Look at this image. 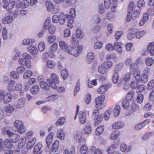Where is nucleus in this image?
<instances>
[{
  "instance_id": "obj_1",
  "label": "nucleus",
  "mask_w": 154,
  "mask_h": 154,
  "mask_svg": "<svg viewBox=\"0 0 154 154\" xmlns=\"http://www.w3.org/2000/svg\"><path fill=\"white\" fill-rule=\"evenodd\" d=\"M59 45L60 47L64 51L75 57H77L79 55L83 50V47L82 46H79L76 49L70 45L67 46L66 43L63 41L59 42Z\"/></svg>"
},
{
  "instance_id": "obj_2",
  "label": "nucleus",
  "mask_w": 154,
  "mask_h": 154,
  "mask_svg": "<svg viewBox=\"0 0 154 154\" xmlns=\"http://www.w3.org/2000/svg\"><path fill=\"white\" fill-rule=\"evenodd\" d=\"M47 81L53 88H56V84L60 82L59 76L54 73L51 74L50 78L48 79Z\"/></svg>"
},
{
  "instance_id": "obj_3",
  "label": "nucleus",
  "mask_w": 154,
  "mask_h": 154,
  "mask_svg": "<svg viewBox=\"0 0 154 154\" xmlns=\"http://www.w3.org/2000/svg\"><path fill=\"white\" fill-rule=\"evenodd\" d=\"M129 69L130 72L133 73L136 80L139 81L140 80V76L137 64L133 63L131 64L130 66Z\"/></svg>"
},
{
  "instance_id": "obj_4",
  "label": "nucleus",
  "mask_w": 154,
  "mask_h": 154,
  "mask_svg": "<svg viewBox=\"0 0 154 154\" xmlns=\"http://www.w3.org/2000/svg\"><path fill=\"white\" fill-rule=\"evenodd\" d=\"M99 112V110L97 109H94L93 112L92 117L95 119L94 124L95 126L100 124L103 119V115L101 114H100Z\"/></svg>"
},
{
  "instance_id": "obj_5",
  "label": "nucleus",
  "mask_w": 154,
  "mask_h": 154,
  "mask_svg": "<svg viewBox=\"0 0 154 154\" xmlns=\"http://www.w3.org/2000/svg\"><path fill=\"white\" fill-rule=\"evenodd\" d=\"M26 141L22 139L20 141L18 144V148L16 149V151L18 152H21L23 154H25L28 152L27 148L25 146Z\"/></svg>"
},
{
  "instance_id": "obj_6",
  "label": "nucleus",
  "mask_w": 154,
  "mask_h": 154,
  "mask_svg": "<svg viewBox=\"0 0 154 154\" xmlns=\"http://www.w3.org/2000/svg\"><path fill=\"white\" fill-rule=\"evenodd\" d=\"M14 125L19 133L22 134L25 132V128L23 122L20 120H15L14 123Z\"/></svg>"
},
{
  "instance_id": "obj_7",
  "label": "nucleus",
  "mask_w": 154,
  "mask_h": 154,
  "mask_svg": "<svg viewBox=\"0 0 154 154\" xmlns=\"http://www.w3.org/2000/svg\"><path fill=\"white\" fill-rule=\"evenodd\" d=\"M6 134L8 136L10 140L13 143H16L19 140L20 136L16 134H13L9 131H7Z\"/></svg>"
},
{
  "instance_id": "obj_8",
  "label": "nucleus",
  "mask_w": 154,
  "mask_h": 154,
  "mask_svg": "<svg viewBox=\"0 0 154 154\" xmlns=\"http://www.w3.org/2000/svg\"><path fill=\"white\" fill-rule=\"evenodd\" d=\"M104 100V96L103 95H101L97 97L95 100L96 103L95 107L98 109L102 108V104Z\"/></svg>"
},
{
  "instance_id": "obj_9",
  "label": "nucleus",
  "mask_w": 154,
  "mask_h": 154,
  "mask_svg": "<svg viewBox=\"0 0 154 154\" xmlns=\"http://www.w3.org/2000/svg\"><path fill=\"white\" fill-rule=\"evenodd\" d=\"M122 43L120 42H116L113 45V49L117 51L119 54L122 53V48L121 47Z\"/></svg>"
},
{
  "instance_id": "obj_10",
  "label": "nucleus",
  "mask_w": 154,
  "mask_h": 154,
  "mask_svg": "<svg viewBox=\"0 0 154 154\" xmlns=\"http://www.w3.org/2000/svg\"><path fill=\"white\" fill-rule=\"evenodd\" d=\"M75 9L71 8L70 10L69 15H67V19L70 23H73V17L75 16Z\"/></svg>"
},
{
  "instance_id": "obj_11",
  "label": "nucleus",
  "mask_w": 154,
  "mask_h": 154,
  "mask_svg": "<svg viewBox=\"0 0 154 154\" xmlns=\"http://www.w3.org/2000/svg\"><path fill=\"white\" fill-rule=\"evenodd\" d=\"M71 44L72 46V48L76 49L79 45V41L77 39L76 36L75 35H73L72 36V39L71 40Z\"/></svg>"
},
{
  "instance_id": "obj_12",
  "label": "nucleus",
  "mask_w": 154,
  "mask_h": 154,
  "mask_svg": "<svg viewBox=\"0 0 154 154\" xmlns=\"http://www.w3.org/2000/svg\"><path fill=\"white\" fill-rule=\"evenodd\" d=\"M74 139L78 142L85 143V140L82 137V134L80 132H77L74 136Z\"/></svg>"
},
{
  "instance_id": "obj_13",
  "label": "nucleus",
  "mask_w": 154,
  "mask_h": 154,
  "mask_svg": "<svg viewBox=\"0 0 154 154\" xmlns=\"http://www.w3.org/2000/svg\"><path fill=\"white\" fill-rule=\"evenodd\" d=\"M79 117L80 122L82 124H84L87 120L86 115L85 113L82 111L79 112Z\"/></svg>"
},
{
  "instance_id": "obj_14",
  "label": "nucleus",
  "mask_w": 154,
  "mask_h": 154,
  "mask_svg": "<svg viewBox=\"0 0 154 154\" xmlns=\"http://www.w3.org/2000/svg\"><path fill=\"white\" fill-rule=\"evenodd\" d=\"M42 147V144L41 143H38L34 146L33 149V152L35 154H41V149Z\"/></svg>"
},
{
  "instance_id": "obj_15",
  "label": "nucleus",
  "mask_w": 154,
  "mask_h": 154,
  "mask_svg": "<svg viewBox=\"0 0 154 154\" xmlns=\"http://www.w3.org/2000/svg\"><path fill=\"white\" fill-rule=\"evenodd\" d=\"M14 110V108L10 105L5 106L4 108V111L6 115L9 116Z\"/></svg>"
},
{
  "instance_id": "obj_16",
  "label": "nucleus",
  "mask_w": 154,
  "mask_h": 154,
  "mask_svg": "<svg viewBox=\"0 0 154 154\" xmlns=\"http://www.w3.org/2000/svg\"><path fill=\"white\" fill-rule=\"evenodd\" d=\"M36 139L35 138H31L29 139L27 143L26 148L28 149L32 148L36 142Z\"/></svg>"
},
{
  "instance_id": "obj_17",
  "label": "nucleus",
  "mask_w": 154,
  "mask_h": 154,
  "mask_svg": "<svg viewBox=\"0 0 154 154\" xmlns=\"http://www.w3.org/2000/svg\"><path fill=\"white\" fill-rule=\"evenodd\" d=\"M26 100L24 98H20L17 101V104L16 106L18 108H20L23 107L26 103Z\"/></svg>"
},
{
  "instance_id": "obj_18",
  "label": "nucleus",
  "mask_w": 154,
  "mask_h": 154,
  "mask_svg": "<svg viewBox=\"0 0 154 154\" xmlns=\"http://www.w3.org/2000/svg\"><path fill=\"white\" fill-rule=\"evenodd\" d=\"M59 22L61 25L64 24L65 22L66 19L67 18V15L63 13H60L59 15Z\"/></svg>"
},
{
  "instance_id": "obj_19",
  "label": "nucleus",
  "mask_w": 154,
  "mask_h": 154,
  "mask_svg": "<svg viewBox=\"0 0 154 154\" xmlns=\"http://www.w3.org/2000/svg\"><path fill=\"white\" fill-rule=\"evenodd\" d=\"M12 99V96L10 93H7L3 97V102L5 103H8L10 102Z\"/></svg>"
},
{
  "instance_id": "obj_20",
  "label": "nucleus",
  "mask_w": 154,
  "mask_h": 154,
  "mask_svg": "<svg viewBox=\"0 0 154 154\" xmlns=\"http://www.w3.org/2000/svg\"><path fill=\"white\" fill-rule=\"evenodd\" d=\"M108 87L107 85H102L98 88L97 91L98 93L103 94L108 90Z\"/></svg>"
},
{
  "instance_id": "obj_21",
  "label": "nucleus",
  "mask_w": 154,
  "mask_h": 154,
  "mask_svg": "<svg viewBox=\"0 0 154 154\" xmlns=\"http://www.w3.org/2000/svg\"><path fill=\"white\" fill-rule=\"evenodd\" d=\"M14 18L13 16H8L2 19V22L4 24L9 23L12 22Z\"/></svg>"
},
{
  "instance_id": "obj_22",
  "label": "nucleus",
  "mask_w": 154,
  "mask_h": 154,
  "mask_svg": "<svg viewBox=\"0 0 154 154\" xmlns=\"http://www.w3.org/2000/svg\"><path fill=\"white\" fill-rule=\"evenodd\" d=\"M124 126V124L121 121H118L114 123L112 125L114 129H119L122 128Z\"/></svg>"
},
{
  "instance_id": "obj_23",
  "label": "nucleus",
  "mask_w": 154,
  "mask_h": 154,
  "mask_svg": "<svg viewBox=\"0 0 154 154\" xmlns=\"http://www.w3.org/2000/svg\"><path fill=\"white\" fill-rule=\"evenodd\" d=\"M57 137L60 140H63L65 138V134L63 130H59L57 133Z\"/></svg>"
},
{
  "instance_id": "obj_24",
  "label": "nucleus",
  "mask_w": 154,
  "mask_h": 154,
  "mask_svg": "<svg viewBox=\"0 0 154 154\" xmlns=\"http://www.w3.org/2000/svg\"><path fill=\"white\" fill-rule=\"evenodd\" d=\"M27 49L29 52L32 55L36 54L38 52L36 48L33 45L28 47Z\"/></svg>"
},
{
  "instance_id": "obj_25",
  "label": "nucleus",
  "mask_w": 154,
  "mask_h": 154,
  "mask_svg": "<svg viewBox=\"0 0 154 154\" xmlns=\"http://www.w3.org/2000/svg\"><path fill=\"white\" fill-rule=\"evenodd\" d=\"M94 58L93 53L92 52H89L86 57V60L88 63H90L93 61Z\"/></svg>"
},
{
  "instance_id": "obj_26",
  "label": "nucleus",
  "mask_w": 154,
  "mask_h": 154,
  "mask_svg": "<svg viewBox=\"0 0 154 154\" xmlns=\"http://www.w3.org/2000/svg\"><path fill=\"white\" fill-rule=\"evenodd\" d=\"M54 134L53 132H50L46 137V144L49 146L53 140Z\"/></svg>"
},
{
  "instance_id": "obj_27",
  "label": "nucleus",
  "mask_w": 154,
  "mask_h": 154,
  "mask_svg": "<svg viewBox=\"0 0 154 154\" xmlns=\"http://www.w3.org/2000/svg\"><path fill=\"white\" fill-rule=\"evenodd\" d=\"M58 47V44L56 42L53 43L50 48L49 53L54 54V53L56 51Z\"/></svg>"
},
{
  "instance_id": "obj_28",
  "label": "nucleus",
  "mask_w": 154,
  "mask_h": 154,
  "mask_svg": "<svg viewBox=\"0 0 154 154\" xmlns=\"http://www.w3.org/2000/svg\"><path fill=\"white\" fill-rule=\"evenodd\" d=\"M149 19V14L147 13L144 14L143 18L141 19L139 23L140 26H143L148 20Z\"/></svg>"
},
{
  "instance_id": "obj_29",
  "label": "nucleus",
  "mask_w": 154,
  "mask_h": 154,
  "mask_svg": "<svg viewBox=\"0 0 154 154\" xmlns=\"http://www.w3.org/2000/svg\"><path fill=\"white\" fill-rule=\"evenodd\" d=\"M39 85L41 88L44 90H48L50 89L49 85L45 81L41 82Z\"/></svg>"
},
{
  "instance_id": "obj_30",
  "label": "nucleus",
  "mask_w": 154,
  "mask_h": 154,
  "mask_svg": "<svg viewBox=\"0 0 154 154\" xmlns=\"http://www.w3.org/2000/svg\"><path fill=\"white\" fill-rule=\"evenodd\" d=\"M59 145V141L58 140H56L53 143L51 148L53 152H56L57 150Z\"/></svg>"
},
{
  "instance_id": "obj_31",
  "label": "nucleus",
  "mask_w": 154,
  "mask_h": 154,
  "mask_svg": "<svg viewBox=\"0 0 154 154\" xmlns=\"http://www.w3.org/2000/svg\"><path fill=\"white\" fill-rule=\"evenodd\" d=\"M120 148L122 152H128L130 150L131 148L129 146L127 147L126 144L123 143L121 144Z\"/></svg>"
},
{
  "instance_id": "obj_32",
  "label": "nucleus",
  "mask_w": 154,
  "mask_h": 154,
  "mask_svg": "<svg viewBox=\"0 0 154 154\" xmlns=\"http://www.w3.org/2000/svg\"><path fill=\"white\" fill-rule=\"evenodd\" d=\"M15 2L14 1H13L10 2L7 5H4L3 8H6V10L8 11L10 10L14 7L15 5Z\"/></svg>"
},
{
  "instance_id": "obj_33",
  "label": "nucleus",
  "mask_w": 154,
  "mask_h": 154,
  "mask_svg": "<svg viewBox=\"0 0 154 154\" xmlns=\"http://www.w3.org/2000/svg\"><path fill=\"white\" fill-rule=\"evenodd\" d=\"M118 146V145L117 144L112 145L107 149V152L109 153H113L114 151V149L117 148Z\"/></svg>"
},
{
  "instance_id": "obj_34",
  "label": "nucleus",
  "mask_w": 154,
  "mask_h": 154,
  "mask_svg": "<svg viewBox=\"0 0 154 154\" xmlns=\"http://www.w3.org/2000/svg\"><path fill=\"white\" fill-rule=\"evenodd\" d=\"M120 132L119 131H116L112 132L110 136V138L111 139L115 140L119 136L120 134Z\"/></svg>"
},
{
  "instance_id": "obj_35",
  "label": "nucleus",
  "mask_w": 154,
  "mask_h": 154,
  "mask_svg": "<svg viewBox=\"0 0 154 154\" xmlns=\"http://www.w3.org/2000/svg\"><path fill=\"white\" fill-rule=\"evenodd\" d=\"M146 32L145 30H142L136 32V38L139 39L141 38L145 35Z\"/></svg>"
},
{
  "instance_id": "obj_36",
  "label": "nucleus",
  "mask_w": 154,
  "mask_h": 154,
  "mask_svg": "<svg viewBox=\"0 0 154 154\" xmlns=\"http://www.w3.org/2000/svg\"><path fill=\"white\" fill-rule=\"evenodd\" d=\"M31 93L33 94H36L39 91V87L37 85L33 86L30 90Z\"/></svg>"
},
{
  "instance_id": "obj_37",
  "label": "nucleus",
  "mask_w": 154,
  "mask_h": 154,
  "mask_svg": "<svg viewBox=\"0 0 154 154\" xmlns=\"http://www.w3.org/2000/svg\"><path fill=\"white\" fill-rule=\"evenodd\" d=\"M35 42L34 39H25L23 41V44L25 45H30L33 44Z\"/></svg>"
},
{
  "instance_id": "obj_38",
  "label": "nucleus",
  "mask_w": 154,
  "mask_h": 154,
  "mask_svg": "<svg viewBox=\"0 0 154 154\" xmlns=\"http://www.w3.org/2000/svg\"><path fill=\"white\" fill-rule=\"evenodd\" d=\"M104 129V127L103 125L98 126L96 129L95 134L97 135H100L103 132Z\"/></svg>"
},
{
  "instance_id": "obj_39",
  "label": "nucleus",
  "mask_w": 154,
  "mask_h": 154,
  "mask_svg": "<svg viewBox=\"0 0 154 154\" xmlns=\"http://www.w3.org/2000/svg\"><path fill=\"white\" fill-rule=\"evenodd\" d=\"M123 63H119L117 65L115 69H114V72H119L121 71L123 67Z\"/></svg>"
},
{
  "instance_id": "obj_40",
  "label": "nucleus",
  "mask_w": 154,
  "mask_h": 154,
  "mask_svg": "<svg viewBox=\"0 0 154 154\" xmlns=\"http://www.w3.org/2000/svg\"><path fill=\"white\" fill-rule=\"evenodd\" d=\"M120 111V107L119 105H116L113 110V113L115 117H117L119 114Z\"/></svg>"
},
{
  "instance_id": "obj_41",
  "label": "nucleus",
  "mask_w": 154,
  "mask_h": 154,
  "mask_svg": "<svg viewBox=\"0 0 154 154\" xmlns=\"http://www.w3.org/2000/svg\"><path fill=\"white\" fill-rule=\"evenodd\" d=\"M10 140H9L6 139L5 140L4 143L6 147L11 148L13 147V145Z\"/></svg>"
},
{
  "instance_id": "obj_42",
  "label": "nucleus",
  "mask_w": 154,
  "mask_h": 154,
  "mask_svg": "<svg viewBox=\"0 0 154 154\" xmlns=\"http://www.w3.org/2000/svg\"><path fill=\"white\" fill-rule=\"evenodd\" d=\"M102 65L103 68L107 69L112 67V63L111 61H107L103 63Z\"/></svg>"
},
{
  "instance_id": "obj_43",
  "label": "nucleus",
  "mask_w": 154,
  "mask_h": 154,
  "mask_svg": "<svg viewBox=\"0 0 154 154\" xmlns=\"http://www.w3.org/2000/svg\"><path fill=\"white\" fill-rule=\"evenodd\" d=\"M47 67L51 69L53 68L55 66V62L51 60H48L47 62Z\"/></svg>"
},
{
  "instance_id": "obj_44",
  "label": "nucleus",
  "mask_w": 154,
  "mask_h": 154,
  "mask_svg": "<svg viewBox=\"0 0 154 154\" xmlns=\"http://www.w3.org/2000/svg\"><path fill=\"white\" fill-rule=\"evenodd\" d=\"M139 106L136 104L133 103L131 106L130 114L132 113L139 109Z\"/></svg>"
},
{
  "instance_id": "obj_45",
  "label": "nucleus",
  "mask_w": 154,
  "mask_h": 154,
  "mask_svg": "<svg viewBox=\"0 0 154 154\" xmlns=\"http://www.w3.org/2000/svg\"><path fill=\"white\" fill-rule=\"evenodd\" d=\"M148 49L149 51L152 56L154 55V44L153 43L149 44V46L148 47Z\"/></svg>"
},
{
  "instance_id": "obj_46",
  "label": "nucleus",
  "mask_w": 154,
  "mask_h": 154,
  "mask_svg": "<svg viewBox=\"0 0 154 154\" xmlns=\"http://www.w3.org/2000/svg\"><path fill=\"white\" fill-rule=\"evenodd\" d=\"M38 49L40 52L43 51L45 49V45L44 42H41L38 45Z\"/></svg>"
},
{
  "instance_id": "obj_47",
  "label": "nucleus",
  "mask_w": 154,
  "mask_h": 154,
  "mask_svg": "<svg viewBox=\"0 0 154 154\" xmlns=\"http://www.w3.org/2000/svg\"><path fill=\"white\" fill-rule=\"evenodd\" d=\"M129 103L128 100H125L122 102V107L125 109H128L129 108Z\"/></svg>"
},
{
  "instance_id": "obj_48",
  "label": "nucleus",
  "mask_w": 154,
  "mask_h": 154,
  "mask_svg": "<svg viewBox=\"0 0 154 154\" xmlns=\"http://www.w3.org/2000/svg\"><path fill=\"white\" fill-rule=\"evenodd\" d=\"M88 148L85 145H83L80 149V152L82 154H86L87 152Z\"/></svg>"
},
{
  "instance_id": "obj_49",
  "label": "nucleus",
  "mask_w": 154,
  "mask_h": 154,
  "mask_svg": "<svg viewBox=\"0 0 154 154\" xmlns=\"http://www.w3.org/2000/svg\"><path fill=\"white\" fill-rule=\"evenodd\" d=\"M154 134V131H152L148 133L145 134L141 137V139L143 140L144 141L147 140L150 137V135Z\"/></svg>"
},
{
  "instance_id": "obj_50",
  "label": "nucleus",
  "mask_w": 154,
  "mask_h": 154,
  "mask_svg": "<svg viewBox=\"0 0 154 154\" xmlns=\"http://www.w3.org/2000/svg\"><path fill=\"white\" fill-rule=\"evenodd\" d=\"M119 79V75L118 72H114V74L112 77V81L114 83L117 82Z\"/></svg>"
},
{
  "instance_id": "obj_51",
  "label": "nucleus",
  "mask_w": 154,
  "mask_h": 154,
  "mask_svg": "<svg viewBox=\"0 0 154 154\" xmlns=\"http://www.w3.org/2000/svg\"><path fill=\"white\" fill-rule=\"evenodd\" d=\"M32 74V72L30 70H28L25 72L23 75V78L24 79H28L30 77Z\"/></svg>"
},
{
  "instance_id": "obj_52",
  "label": "nucleus",
  "mask_w": 154,
  "mask_h": 154,
  "mask_svg": "<svg viewBox=\"0 0 154 154\" xmlns=\"http://www.w3.org/2000/svg\"><path fill=\"white\" fill-rule=\"evenodd\" d=\"M48 32L49 34H53L55 31V27L53 25H50L48 27Z\"/></svg>"
},
{
  "instance_id": "obj_53",
  "label": "nucleus",
  "mask_w": 154,
  "mask_h": 154,
  "mask_svg": "<svg viewBox=\"0 0 154 154\" xmlns=\"http://www.w3.org/2000/svg\"><path fill=\"white\" fill-rule=\"evenodd\" d=\"M29 2L27 0H24L22 1L20 3V6L23 8H26L29 5Z\"/></svg>"
},
{
  "instance_id": "obj_54",
  "label": "nucleus",
  "mask_w": 154,
  "mask_h": 154,
  "mask_svg": "<svg viewBox=\"0 0 154 154\" xmlns=\"http://www.w3.org/2000/svg\"><path fill=\"white\" fill-rule=\"evenodd\" d=\"M65 121V119L64 117H61L57 120L56 125H62L64 123Z\"/></svg>"
},
{
  "instance_id": "obj_55",
  "label": "nucleus",
  "mask_w": 154,
  "mask_h": 154,
  "mask_svg": "<svg viewBox=\"0 0 154 154\" xmlns=\"http://www.w3.org/2000/svg\"><path fill=\"white\" fill-rule=\"evenodd\" d=\"M56 39V37L55 35H52L49 36L48 37V43L51 44L54 42Z\"/></svg>"
},
{
  "instance_id": "obj_56",
  "label": "nucleus",
  "mask_w": 154,
  "mask_h": 154,
  "mask_svg": "<svg viewBox=\"0 0 154 154\" xmlns=\"http://www.w3.org/2000/svg\"><path fill=\"white\" fill-rule=\"evenodd\" d=\"M63 154H75V150L74 148H72L70 150L65 149L63 151Z\"/></svg>"
},
{
  "instance_id": "obj_57",
  "label": "nucleus",
  "mask_w": 154,
  "mask_h": 154,
  "mask_svg": "<svg viewBox=\"0 0 154 154\" xmlns=\"http://www.w3.org/2000/svg\"><path fill=\"white\" fill-rule=\"evenodd\" d=\"M148 76L145 74H143L140 77V80L143 83H146L148 81Z\"/></svg>"
},
{
  "instance_id": "obj_58",
  "label": "nucleus",
  "mask_w": 154,
  "mask_h": 154,
  "mask_svg": "<svg viewBox=\"0 0 154 154\" xmlns=\"http://www.w3.org/2000/svg\"><path fill=\"white\" fill-rule=\"evenodd\" d=\"M105 69L103 68V66L102 65H101L98 67V70L100 73L103 74H104L107 72Z\"/></svg>"
},
{
  "instance_id": "obj_59",
  "label": "nucleus",
  "mask_w": 154,
  "mask_h": 154,
  "mask_svg": "<svg viewBox=\"0 0 154 154\" xmlns=\"http://www.w3.org/2000/svg\"><path fill=\"white\" fill-rule=\"evenodd\" d=\"M52 109V108L49 106H45L42 107V110L43 114H46L48 110Z\"/></svg>"
},
{
  "instance_id": "obj_60",
  "label": "nucleus",
  "mask_w": 154,
  "mask_h": 154,
  "mask_svg": "<svg viewBox=\"0 0 154 154\" xmlns=\"http://www.w3.org/2000/svg\"><path fill=\"white\" fill-rule=\"evenodd\" d=\"M14 85V80H11L9 82V84L8 87V90L10 91H11Z\"/></svg>"
},
{
  "instance_id": "obj_61",
  "label": "nucleus",
  "mask_w": 154,
  "mask_h": 154,
  "mask_svg": "<svg viewBox=\"0 0 154 154\" xmlns=\"http://www.w3.org/2000/svg\"><path fill=\"white\" fill-rule=\"evenodd\" d=\"M154 87V80H152L150 81L148 83L147 88L148 90H150Z\"/></svg>"
},
{
  "instance_id": "obj_62",
  "label": "nucleus",
  "mask_w": 154,
  "mask_h": 154,
  "mask_svg": "<svg viewBox=\"0 0 154 154\" xmlns=\"http://www.w3.org/2000/svg\"><path fill=\"white\" fill-rule=\"evenodd\" d=\"M61 75L63 79L66 78L68 75L67 71L65 70H63L61 71Z\"/></svg>"
},
{
  "instance_id": "obj_63",
  "label": "nucleus",
  "mask_w": 154,
  "mask_h": 154,
  "mask_svg": "<svg viewBox=\"0 0 154 154\" xmlns=\"http://www.w3.org/2000/svg\"><path fill=\"white\" fill-rule=\"evenodd\" d=\"M144 97L142 94H139L137 96V103H141L143 100Z\"/></svg>"
},
{
  "instance_id": "obj_64",
  "label": "nucleus",
  "mask_w": 154,
  "mask_h": 154,
  "mask_svg": "<svg viewBox=\"0 0 154 154\" xmlns=\"http://www.w3.org/2000/svg\"><path fill=\"white\" fill-rule=\"evenodd\" d=\"M146 62L148 66H150L153 63V60L151 58L148 57L146 59Z\"/></svg>"
}]
</instances>
